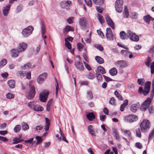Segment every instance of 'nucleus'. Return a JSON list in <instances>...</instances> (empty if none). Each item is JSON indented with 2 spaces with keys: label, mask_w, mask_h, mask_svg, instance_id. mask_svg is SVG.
Listing matches in <instances>:
<instances>
[{
  "label": "nucleus",
  "mask_w": 154,
  "mask_h": 154,
  "mask_svg": "<svg viewBox=\"0 0 154 154\" xmlns=\"http://www.w3.org/2000/svg\"><path fill=\"white\" fill-rule=\"evenodd\" d=\"M46 32V27L44 24L42 23L41 24V33L42 35L45 34Z\"/></svg>",
  "instance_id": "e433bc0d"
},
{
  "label": "nucleus",
  "mask_w": 154,
  "mask_h": 154,
  "mask_svg": "<svg viewBox=\"0 0 154 154\" xmlns=\"http://www.w3.org/2000/svg\"><path fill=\"white\" fill-rule=\"evenodd\" d=\"M97 69L98 71L102 74H104L106 73L105 69L101 66H98L97 67Z\"/></svg>",
  "instance_id": "c03bdc74"
},
{
  "label": "nucleus",
  "mask_w": 154,
  "mask_h": 154,
  "mask_svg": "<svg viewBox=\"0 0 154 154\" xmlns=\"http://www.w3.org/2000/svg\"><path fill=\"white\" fill-rule=\"evenodd\" d=\"M21 128V126L20 125H16L14 128V131L16 133L19 132Z\"/></svg>",
  "instance_id": "49530a36"
},
{
  "label": "nucleus",
  "mask_w": 154,
  "mask_h": 154,
  "mask_svg": "<svg viewBox=\"0 0 154 154\" xmlns=\"http://www.w3.org/2000/svg\"><path fill=\"white\" fill-rule=\"evenodd\" d=\"M134 33V32H132L131 30H128L126 33V36L130 38L132 37L131 36L133 35V34Z\"/></svg>",
  "instance_id": "4c0bfd02"
},
{
  "label": "nucleus",
  "mask_w": 154,
  "mask_h": 154,
  "mask_svg": "<svg viewBox=\"0 0 154 154\" xmlns=\"http://www.w3.org/2000/svg\"><path fill=\"white\" fill-rule=\"evenodd\" d=\"M120 38L123 39H125L126 35V33H125L124 31H121L120 33Z\"/></svg>",
  "instance_id": "603ef678"
},
{
  "label": "nucleus",
  "mask_w": 154,
  "mask_h": 154,
  "mask_svg": "<svg viewBox=\"0 0 154 154\" xmlns=\"http://www.w3.org/2000/svg\"><path fill=\"white\" fill-rule=\"evenodd\" d=\"M96 76L98 81L100 82L102 80V76L99 72H96Z\"/></svg>",
  "instance_id": "a18cd8bd"
},
{
  "label": "nucleus",
  "mask_w": 154,
  "mask_h": 154,
  "mask_svg": "<svg viewBox=\"0 0 154 154\" xmlns=\"http://www.w3.org/2000/svg\"><path fill=\"white\" fill-rule=\"evenodd\" d=\"M104 0H92L93 2L96 5H100L103 4Z\"/></svg>",
  "instance_id": "ea45409f"
},
{
  "label": "nucleus",
  "mask_w": 154,
  "mask_h": 154,
  "mask_svg": "<svg viewBox=\"0 0 154 154\" xmlns=\"http://www.w3.org/2000/svg\"><path fill=\"white\" fill-rule=\"evenodd\" d=\"M74 30V28L73 27H71L70 26H66L64 29V32L67 33L69 31H73Z\"/></svg>",
  "instance_id": "cd10ccee"
},
{
  "label": "nucleus",
  "mask_w": 154,
  "mask_h": 154,
  "mask_svg": "<svg viewBox=\"0 0 154 154\" xmlns=\"http://www.w3.org/2000/svg\"><path fill=\"white\" fill-rule=\"evenodd\" d=\"M22 129L23 131L27 130L29 128V126L25 122H23L22 123Z\"/></svg>",
  "instance_id": "f704fd0d"
},
{
  "label": "nucleus",
  "mask_w": 154,
  "mask_h": 154,
  "mask_svg": "<svg viewBox=\"0 0 154 154\" xmlns=\"http://www.w3.org/2000/svg\"><path fill=\"white\" fill-rule=\"evenodd\" d=\"M44 109L43 108L39 105L35 106L34 110L37 111H42Z\"/></svg>",
  "instance_id": "c9c22d12"
},
{
  "label": "nucleus",
  "mask_w": 154,
  "mask_h": 154,
  "mask_svg": "<svg viewBox=\"0 0 154 154\" xmlns=\"http://www.w3.org/2000/svg\"><path fill=\"white\" fill-rule=\"evenodd\" d=\"M113 133L114 137L116 139L119 140V137L117 131L116 130H114L113 131Z\"/></svg>",
  "instance_id": "864d4df0"
},
{
  "label": "nucleus",
  "mask_w": 154,
  "mask_h": 154,
  "mask_svg": "<svg viewBox=\"0 0 154 154\" xmlns=\"http://www.w3.org/2000/svg\"><path fill=\"white\" fill-rule=\"evenodd\" d=\"M151 62V60L150 57H148L145 62V64L147 66L149 67L150 63Z\"/></svg>",
  "instance_id": "de8ad7c7"
},
{
  "label": "nucleus",
  "mask_w": 154,
  "mask_h": 154,
  "mask_svg": "<svg viewBox=\"0 0 154 154\" xmlns=\"http://www.w3.org/2000/svg\"><path fill=\"white\" fill-rule=\"evenodd\" d=\"M71 3V2L70 1L68 0L66 1H63L60 3V6L61 8H64V7L63 5H64V4H66L68 6H69Z\"/></svg>",
  "instance_id": "473e14b6"
},
{
  "label": "nucleus",
  "mask_w": 154,
  "mask_h": 154,
  "mask_svg": "<svg viewBox=\"0 0 154 154\" xmlns=\"http://www.w3.org/2000/svg\"><path fill=\"white\" fill-rule=\"evenodd\" d=\"M35 106V103L34 102H30L28 103V106L30 108L33 109Z\"/></svg>",
  "instance_id": "37998d69"
},
{
  "label": "nucleus",
  "mask_w": 154,
  "mask_h": 154,
  "mask_svg": "<svg viewBox=\"0 0 154 154\" xmlns=\"http://www.w3.org/2000/svg\"><path fill=\"white\" fill-rule=\"evenodd\" d=\"M7 60L5 59H3L0 62V66L1 67H2L5 66L7 63Z\"/></svg>",
  "instance_id": "5fc2aeb1"
},
{
  "label": "nucleus",
  "mask_w": 154,
  "mask_h": 154,
  "mask_svg": "<svg viewBox=\"0 0 154 154\" xmlns=\"http://www.w3.org/2000/svg\"><path fill=\"white\" fill-rule=\"evenodd\" d=\"M23 141V140L18 137H15L13 140L14 144H17Z\"/></svg>",
  "instance_id": "7c9ffc66"
},
{
  "label": "nucleus",
  "mask_w": 154,
  "mask_h": 154,
  "mask_svg": "<svg viewBox=\"0 0 154 154\" xmlns=\"http://www.w3.org/2000/svg\"><path fill=\"white\" fill-rule=\"evenodd\" d=\"M121 53L124 55L125 57L128 56L129 54L130 53V52L126 50H122L121 51Z\"/></svg>",
  "instance_id": "a19ab883"
},
{
  "label": "nucleus",
  "mask_w": 154,
  "mask_h": 154,
  "mask_svg": "<svg viewBox=\"0 0 154 154\" xmlns=\"http://www.w3.org/2000/svg\"><path fill=\"white\" fill-rule=\"evenodd\" d=\"M128 103V101L127 100H126L124 101L123 104H122L120 106V110L121 111H123L124 110L125 107L127 106Z\"/></svg>",
  "instance_id": "393cba45"
},
{
  "label": "nucleus",
  "mask_w": 154,
  "mask_h": 154,
  "mask_svg": "<svg viewBox=\"0 0 154 154\" xmlns=\"http://www.w3.org/2000/svg\"><path fill=\"white\" fill-rule=\"evenodd\" d=\"M77 46L79 50L81 51L83 49L85 48L84 45L81 43H79L77 44Z\"/></svg>",
  "instance_id": "79ce46f5"
},
{
  "label": "nucleus",
  "mask_w": 154,
  "mask_h": 154,
  "mask_svg": "<svg viewBox=\"0 0 154 154\" xmlns=\"http://www.w3.org/2000/svg\"><path fill=\"white\" fill-rule=\"evenodd\" d=\"M139 106V104L138 103L132 104L130 107L131 110L133 112H136Z\"/></svg>",
  "instance_id": "f3484780"
},
{
  "label": "nucleus",
  "mask_w": 154,
  "mask_h": 154,
  "mask_svg": "<svg viewBox=\"0 0 154 154\" xmlns=\"http://www.w3.org/2000/svg\"><path fill=\"white\" fill-rule=\"evenodd\" d=\"M152 98L153 97H151V95H150V97L147 98L144 103H143L140 107V109L142 111H145L146 109L150 105Z\"/></svg>",
  "instance_id": "f03ea898"
},
{
  "label": "nucleus",
  "mask_w": 154,
  "mask_h": 154,
  "mask_svg": "<svg viewBox=\"0 0 154 154\" xmlns=\"http://www.w3.org/2000/svg\"><path fill=\"white\" fill-rule=\"evenodd\" d=\"M40 49V45H38L36 47V49L35 51V55H37L39 52V51Z\"/></svg>",
  "instance_id": "680f3d73"
},
{
  "label": "nucleus",
  "mask_w": 154,
  "mask_h": 154,
  "mask_svg": "<svg viewBox=\"0 0 154 154\" xmlns=\"http://www.w3.org/2000/svg\"><path fill=\"white\" fill-rule=\"evenodd\" d=\"M35 139L37 140V142L36 143L37 144L40 143L42 141V139L41 137L37 136L35 137Z\"/></svg>",
  "instance_id": "3c124183"
},
{
  "label": "nucleus",
  "mask_w": 154,
  "mask_h": 154,
  "mask_svg": "<svg viewBox=\"0 0 154 154\" xmlns=\"http://www.w3.org/2000/svg\"><path fill=\"white\" fill-rule=\"evenodd\" d=\"M29 82V86L30 88V91L26 94V96L28 99H31L34 97L35 94V88L32 86Z\"/></svg>",
  "instance_id": "39448f33"
},
{
  "label": "nucleus",
  "mask_w": 154,
  "mask_h": 154,
  "mask_svg": "<svg viewBox=\"0 0 154 154\" xmlns=\"http://www.w3.org/2000/svg\"><path fill=\"white\" fill-rule=\"evenodd\" d=\"M131 37H131V38H130L129 39L132 41L135 42H137L139 40V38L138 36L135 33L133 34V35L131 36Z\"/></svg>",
  "instance_id": "5701e85b"
},
{
  "label": "nucleus",
  "mask_w": 154,
  "mask_h": 154,
  "mask_svg": "<svg viewBox=\"0 0 154 154\" xmlns=\"http://www.w3.org/2000/svg\"><path fill=\"white\" fill-rule=\"evenodd\" d=\"M123 4V0H117L115 3L116 11L118 13H121L122 11Z\"/></svg>",
  "instance_id": "20e7f679"
},
{
  "label": "nucleus",
  "mask_w": 154,
  "mask_h": 154,
  "mask_svg": "<svg viewBox=\"0 0 154 154\" xmlns=\"http://www.w3.org/2000/svg\"><path fill=\"white\" fill-rule=\"evenodd\" d=\"M8 84L9 87L11 88H13L15 87V83L13 80H9L8 82Z\"/></svg>",
  "instance_id": "412c9836"
},
{
  "label": "nucleus",
  "mask_w": 154,
  "mask_h": 154,
  "mask_svg": "<svg viewBox=\"0 0 154 154\" xmlns=\"http://www.w3.org/2000/svg\"><path fill=\"white\" fill-rule=\"evenodd\" d=\"M115 64L117 67L120 68H125L128 65L127 62L124 60L117 61L115 63Z\"/></svg>",
  "instance_id": "423d86ee"
},
{
  "label": "nucleus",
  "mask_w": 154,
  "mask_h": 154,
  "mask_svg": "<svg viewBox=\"0 0 154 154\" xmlns=\"http://www.w3.org/2000/svg\"><path fill=\"white\" fill-rule=\"evenodd\" d=\"M150 122L147 120H144L140 124V128L142 132H146L149 128Z\"/></svg>",
  "instance_id": "f257e3e1"
},
{
  "label": "nucleus",
  "mask_w": 154,
  "mask_h": 154,
  "mask_svg": "<svg viewBox=\"0 0 154 154\" xmlns=\"http://www.w3.org/2000/svg\"><path fill=\"white\" fill-rule=\"evenodd\" d=\"M124 134L125 136L128 138L129 140H131L132 139L131 133L130 131L129 130H126L124 131Z\"/></svg>",
  "instance_id": "4be33fe9"
},
{
  "label": "nucleus",
  "mask_w": 154,
  "mask_h": 154,
  "mask_svg": "<svg viewBox=\"0 0 154 154\" xmlns=\"http://www.w3.org/2000/svg\"><path fill=\"white\" fill-rule=\"evenodd\" d=\"M84 50H85V52H84L83 54V56L84 57V59L86 61H87L88 60V58H87L86 54V51L85 48H84Z\"/></svg>",
  "instance_id": "0e129e2a"
},
{
  "label": "nucleus",
  "mask_w": 154,
  "mask_h": 154,
  "mask_svg": "<svg viewBox=\"0 0 154 154\" xmlns=\"http://www.w3.org/2000/svg\"><path fill=\"white\" fill-rule=\"evenodd\" d=\"M114 94L116 97L120 100H122V96L119 94V92L117 91H116L115 92Z\"/></svg>",
  "instance_id": "6e6d98bb"
},
{
  "label": "nucleus",
  "mask_w": 154,
  "mask_h": 154,
  "mask_svg": "<svg viewBox=\"0 0 154 154\" xmlns=\"http://www.w3.org/2000/svg\"><path fill=\"white\" fill-rule=\"evenodd\" d=\"M93 46L95 48L98 49L100 51H103V47L100 45H98V44H95V45H93Z\"/></svg>",
  "instance_id": "09e8293b"
},
{
  "label": "nucleus",
  "mask_w": 154,
  "mask_h": 154,
  "mask_svg": "<svg viewBox=\"0 0 154 154\" xmlns=\"http://www.w3.org/2000/svg\"><path fill=\"white\" fill-rule=\"evenodd\" d=\"M48 94L49 92L47 91H45L41 93L39 95L40 101L43 102H45Z\"/></svg>",
  "instance_id": "0eeeda50"
},
{
  "label": "nucleus",
  "mask_w": 154,
  "mask_h": 154,
  "mask_svg": "<svg viewBox=\"0 0 154 154\" xmlns=\"http://www.w3.org/2000/svg\"><path fill=\"white\" fill-rule=\"evenodd\" d=\"M151 72V74L154 73V62H152L150 65Z\"/></svg>",
  "instance_id": "052dcab7"
},
{
  "label": "nucleus",
  "mask_w": 154,
  "mask_h": 154,
  "mask_svg": "<svg viewBox=\"0 0 154 154\" xmlns=\"http://www.w3.org/2000/svg\"><path fill=\"white\" fill-rule=\"evenodd\" d=\"M153 19L149 15H147L144 17V20L147 23H149L150 20H152Z\"/></svg>",
  "instance_id": "c85d7f7f"
},
{
  "label": "nucleus",
  "mask_w": 154,
  "mask_h": 154,
  "mask_svg": "<svg viewBox=\"0 0 154 154\" xmlns=\"http://www.w3.org/2000/svg\"><path fill=\"white\" fill-rule=\"evenodd\" d=\"M27 47V44L23 42L20 43L18 46V49L20 52L24 51L26 49Z\"/></svg>",
  "instance_id": "2eb2a0df"
},
{
  "label": "nucleus",
  "mask_w": 154,
  "mask_h": 154,
  "mask_svg": "<svg viewBox=\"0 0 154 154\" xmlns=\"http://www.w3.org/2000/svg\"><path fill=\"white\" fill-rule=\"evenodd\" d=\"M87 94L88 97H89L90 99L93 98V96L91 91H88Z\"/></svg>",
  "instance_id": "e2e57ef3"
},
{
  "label": "nucleus",
  "mask_w": 154,
  "mask_h": 154,
  "mask_svg": "<svg viewBox=\"0 0 154 154\" xmlns=\"http://www.w3.org/2000/svg\"><path fill=\"white\" fill-rule=\"evenodd\" d=\"M20 52L17 49H13L11 51V55L12 57H16L18 56Z\"/></svg>",
  "instance_id": "aec40b11"
},
{
  "label": "nucleus",
  "mask_w": 154,
  "mask_h": 154,
  "mask_svg": "<svg viewBox=\"0 0 154 154\" xmlns=\"http://www.w3.org/2000/svg\"><path fill=\"white\" fill-rule=\"evenodd\" d=\"M106 36L107 38L109 40H112L113 39V35L110 28H108L106 29Z\"/></svg>",
  "instance_id": "f8f14e48"
},
{
  "label": "nucleus",
  "mask_w": 154,
  "mask_h": 154,
  "mask_svg": "<svg viewBox=\"0 0 154 154\" xmlns=\"http://www.w3.org/2000/svg\"><path fill=\"white\" fill-rule=\"evenodd\" d=\"M109 73L112 75L114 76L117 74V70L115 68H113L109 70Z\"/></svg>",
  "instance_id": "bb28decb"
},
{
  "label": "nucleus",
  "mask_w": 154,
  "mask_h": 154,
  "mask_svg": "<svg viewBox=\"0 0 154 154\" xmlns=\"http://www.w3.org/2000/svg\"><path fill=\"white\" fill-rule=\"evenodd\" d=\"M95 59L97 62L99 64H102L104 62L103 59L100 57L97 56L95 57Z\"/></svg>",
  "instance_id": "c756f323"
},
{
  "label": "nucleus",
  "mask_w": 154,
  "mask_h": 154,
  "mask_svg": "<svg viewBox=\"0 0 154 154\" xmlns=\"http://www.w3.org/2000/svg\"><path fill=\"white\" fill-rule=\"evenodd\" d=\"M79 24L80 26L82 28L85 27L87 24V21L86 18L85 17H82L80 18Z\"/></svg>",
  "instance_id": "4468645a"
},
{
  "label": "nucleus",
  "mask_w": 154,
  "mask_h": 154,
  "mask_svg": "<svg viewBox=\"0 0 154 154\" xmlns=\"http://www.w3.org/2000/svg\"><path fill=\"white\" fill-rule=\"evenodd\" d=\"M87 117L90 121H92V120L95 118V116L92 112L90 113L87 115Z\"/></svg>",
  "instance_id": "a878e982"
},
{
  "label": "nucleus",
  "mask_w": 154,
  "mask_h": 154,
  "mask_svg": "<svg viewBox=\"0 0 154 154\" xmlns=\"http://www.w3.org/2000/svg\"><path fill=\"white\" fill-rule=\"evenodd\" d=\"M97 17L101 24H102L104 23V21L103 17L101 14H98L97 15Z\"/></svg>",
  "instance_id": "72a5a7b5"
},
{
  "label": "nucleus",
  "mask_w": 154,
  "mask_h": 154,
  "mask_svg": "<svg viewBox=\"0 0 154 154\" xmlns=\"http://www.w3.org/2000/svg\"><path fill=\"white\" fill-rule=\"evenodd\" d=\"M124 119L126 121L131 123L137 120L138 118L137 116L134 115H130L125 116Z\"/></svg>",
  "instance_id": "6e6552de"
},
{
  "label": "nucleus",
  "mask_w": 154,
  "mask_h": 154,
  "mask_svg": "<svg viewBox=\"0 0 154 154\" xmlns=\"http://www.w3.org/2000/svg\"><path fill=\"white\" fill-rule=\"evenodd\" d=\"M6 97L9 99H11L14 97V95L10 93H8L6 94Z\"/></svg>",
  "instance_id": "69168bd1"
},
{
  "label": "nucleus",
  "mask_w": 154,
  "mask_h": 154,
  "mask_svg": "<svg viewBox=\"0 0 154 154\" xmlns=\"http://www.w3.org/2000/svg\"><path fill=\"white\" fill-rule=\"evenodd\" d=\"M10 5H8L6 6V7H5L3 10V14L5 16H7L8 14V12L10 10Z\"/></svg>",
  "instance_id": "b1692460"
},
{
  "label": "nucleus",
  "mask_w": 154,
  "mask_h": 154,
  "mask_svg": "<svg viewBox=\"0 0 154 154\" xmlns=\"http://www.w3.org/2000/svg\"><path fill=\"white\" fill-rule=\"evenodd\" d=\"M65 45L70 50L71 48V44L67 40L66 38H65Z\"/></svg>",
  "instance_id": "58836bf2"
},
{
  "label": "nucleus",
  "mask_w": 154,
  "mask_h": 154,
  "mask_svg": "<svg viewBox=\"0 0 154 154\" xmlns=\"http://www.w3.org/2000/svg\"><path fill=\"white\" fill-rule=\"evenodd\" d=\"M47 75V73L46 72H44L40 74L37 79L38 83L40 84L43 83L46 79Z\"/></svg>",
  "instance_id": "1a4fd4ad"
},
{
  "label": "nucleus",
  "mask_w": 154,
  "mask_h": 154,
  "mask_svg": "<svg viewBox=\"0 0 154 154\" xmlns=\"http://www.w3.org/2000/svg\"><path fill=\"white\" fill-rule=\"evenodd\" d=\"M152 91L151 92V97H153L154 95V79L153 80L152 82Z\"/></svg>",
  "instance_id": "bf43d9fd"
},
{
  "label": "nucleus",
  "mask_w": 154,
  "mask_h": 154,
  "mask_svg": "<svg viewBox=\"0 0 154 154\" xmlns=\"http://www.w3.org/2000/svg\"><path fill=\"white\" fill-rule=\"evenodd\" d=\"M109 103L110 104L115 105V100L114 97L112 98L109 101Z\"/></svg>",
  "instance_id": "774afa93"
},
{
  "label": "nucleus",
  "mask_w": 154,
  "mask_h": 154,
  "mask_svg": "<svg viewBox=\"0 0 154 154\" xmlns=\"http://www.w3.org/2000/svg\"><path fill=\"white\" fill-rule=\"evenodd\" d=\"M23 6L22 5L18 6L17 7L16 11L17 13H19L22 10Z\"/></svg>",
  "instance_id": "13d9d810"
},
{
  "label": "nucleus",
  "mask_w": 154,
  "mask_h": 154,
  "mask_svg": "<svg viewBox=\"0 0 154 154\" xmlns=\"http://www.w3.org/2000/svg\"><path fill=\"white\" fill-rule=\"evenodd\" d=\"M129 15L128 9L127 6H125L123 12V17L124 18H127L128 17Z\"/></svg>",
  "instance_id": "dca6fc26"
},
{
  "label": "nucleus",
  "mask_w": 154,
  "mask_h": 154,
  "mask_svg": "<svg viewBox=\"0 0 154 154\" xmlns=\"http://www.w3.org/2000/svg\"><path fill=\"white\" fill-rule=\"evenodd\" d=\"M75 65L76 69L79 71H82L84 69V67L83 64L80 61H75Z\"/></svg>",
  "instance_id": "ddd939ff"
},
{
  "label": "nucleus",
  "mask_w": 154,
  "mask_h": 154,
  "mask_svg": "<svg viewBox=\"0 0 154 154\" xmlns=\"http://www.w3.org/2000/svg\"><path fill=\"white\" fill-rule=\"evenodd\" d=\"M26 71L20 70L18 72V74L20 77L22 78L25 76L26 75Z\"/></svg>",
  "instance_id": "2f4dec72"
},
{
  "label": "nucleus",
  "mask_w": 154,
  "mask_h": 154,
  "mask_svg": "<svg viewBox=\"0 0 154 154\" xmlns=\"http://www.w3.org/2000/svg\"><path fill=\"white\" fill-rule=\"evenodd\" d=\"M59 132L60 135V137L58 138V140L60 141L62 139L63 141L68 143V141L66 139L64 134L63 133L60 128H59Z\"/></svg>",
  "instance_id": "a211bd4d"
},
{
  "label": "nucleus",
  "mask_w": 154,
  "mask_h": 154,
  "mask_svg": "<svg viewBox=\"0 0 154 154\" xmlns=\"http://www.w3.org/2000/svg\"><path fill=\"white\" fill-rule=\"evenodd\" d=\"M151 82L150 81H147L145 84L144 88L143 91V94L145 95H147L149 93Z\"/></svg>",
  "instance_id": "9d476101"
},
{
  "label": "nucleus",
  "mask_w": 154,
  "mask_h": 154,
  "mask_svg": "<svg viewBox=\"0 0 154 154\" xmlns=\"http://www.w3.org/2000/svg\"><path fill=\"white\" fill-rule=\"evenodd\" d=\"M154 134V128L152 131L149 134V140H150L152 139V137L153 136V134Z\"/></svg>",
  "instance_id": "338daca9"
},
{
  "label": "nucleus",
  "mask_w": 154,
  "mask_h": 154,
  "mask_svg": "<svg viewBox=\"0 0 154 154\" xmlns=\"http://www.w3.org/2000/svg\"><path fill=\"white\" fill-rule=\"evenodd\" d=\"M87 76L88 78L91 79H94L95 77L93 73H90L87 74Z\"/></svg>",
  "instance_id": "8fccbe9b"
},
{
  "label": "nucleus",
  "mask_w": 154,
  "mask_h": 154,
  "mask_svg": "<svg viewBox=\"0 0 154 154\" xmlns=\"http://www.w3.org/2000/svg\"><path fill=\"white\" fill-rule=\"evenodd\" d=\"M88 130L89 133L92 136H96L95 131L92 125H89L88 127Z\"/></svg>",
  "instance_id": "6ab92c4d"
},
{
  "label": "nucleus",
  "mask_w": 154,
  "mask_h": 154,
  "mask_svg": "<svg viewBox=\"0 0 154 154\" xmlns=\"http://www.w3.org/2000/svg\"><path fill=\"white\" fill-rule=\"evenodd\" d=\"M105 18L109 26L114 29H115L114 23L108 14H106Z\"/></svg>",
  "instance_id": "9b49d317"
},
{
  "label": "nucleus",
  "mask_w": 154,
  "mask_h": 154,
  "mask_svg": "<svg viewBox=\"0 0 154 154\" xmlns=\"http://www.w3.org/2000/svg\"><path fill=\"white\" fill-rule=\"evenodd\" d=\"M33 28L31 26H29L26 28L23 29L22 33L23 37H26L32 34L33 30Z\"/></svg>",
  "instance_id": "7ed1b4c3"
},
{
  "label": "nucleus",
  "mask_w": 154,
  "mask_h": 154,
  "mask_svg": "<svg viewBox=\"0 0 154 154\" xmlns=\"http://www.w3.org/2000/svg\"><path fill=\"white\" fill-rule=\"evenodd\" d=\"M136 135L138 137H141V134L140 129L139 128H137L136 130Z\"/></svg>",
  "instance_id": "4d7b16f0"
}]
</instances>
